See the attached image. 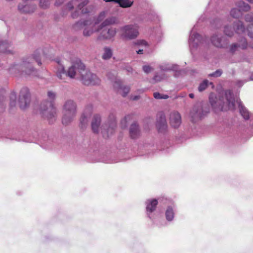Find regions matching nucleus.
<instances>
[{"label": "nucleus", "instance_id": "f257e3e1", "mask_svg": "<svg viewBox=\"0 0 253 253\" xmlns=\"http://www.w3.org/2000/svg\"><path fill=\"white\" fill-rule=\"evenodd\" d=\"M209 101L215 112L234 110L236 102L238 105L240 113L243 118L245 120L250 119L249 112L242 104L239 96L237 95H234L231 90L220 92L217 96L214 93H211L209 96Z\"/></svg>", "mask_w": 253, "mask_h": 253}, {"label": "nucleus", "instance_id": "f03ea898", "mask_svg": "<svg viewBox=\"0 0 253 253\" xmlns=\"http://www.w3.org/2000/svg\"><path fill=\"white\" fill-rule=\"evenodd\" d=\"M45 52L41 48L37 49L31 55L23 57L18 63L11 64L8 69L9 73L17 77L33 78L37 77L38 71L34 67L33 63L36 61L39 66L42 65L41 56Z\"/></svg>", "mask_w": 253, "mask_h": 253}, {"label": "nucleus", "instance_id": "7ed1b4c3", "mask_svg": "<svg viewBox=\"0 0 253 253\" xmlns=\"http://www.w3.org/2000/svg\"><path fill=\"white\" fill-rule=\"evenodd\" d=\"M195 27V26L191 30L188 40L190 51L192 54L198 52L205 56L208 52L210 47L208 38L203 37L194 31Z\"/></svg>", "mask_w": 253, "mask_h": 253}, {"label": "nucleus", "instance_id": "20e7f679", "mask_svg": "<svg viewBox=\"0 0 253 253\" xmlns=\"http://www.w3.org/2000/svg\"><path fill=\"white\" fill-rule=\"evenodd\" d=\"M105 16L106 12L102 11L98 16L93 17V19L79 20L74 25L73 28L75 30L84 29L83 35L89 37L94 32V26L102 21Z\"/></svg>", "mask_w": 253, "mask_h": 253}, {"label": "nucleus", "instance_id": "39448f33", "mask_svg": "<svg viewBox=\"0 0 253 253\" xmlns=\"http://www.w3.org/2000/svg\"><path fill=\"white\" fill-rule=\"evenodd\" d=\"M47 96L50 100L43 101L40 106V111L42 117L52 123L56 120V109L53 105V101L55 99L56 93L52 91L47 92Z\"/></svg>", "mask_w": 253, "mask_h": 253}, {"label": "nucleus", "instance_id": "423d86ee", "mask_svg": "<svg viewBox=\"0 0 253 253\" xmlns=\"http://www.w3.org/2000/svg\"><path fill=\"white\" fill-rule=\"evenodd\" d=\"M84 64L80 60H77L69 68L67 72H66L64 67L61 65L58 70L56 75L60 79H62L64 75L74 78L78 73L82 76L83 72H84Z\"/></svg>", "mask_w": 253, "mask_h": 253}, {"label": "nucleus", "instance_id": "0eeeda50", "mask_svg": "<svg viewBox=\"0 0 253 253\" xmlns=\"http://www.w3.org/2000/svg\"><path fill=\"white\" fill-rule=\"evenodd\" d=\"M63 112L62 123L64 125H68L73 121L76 116L77 113L76 103L72 100L66 101L64 105Z\"/></svg>", "mask_w": 253, "mask_h": 253}, {"label": "nucleus", "instance_id": "6e6552de", "mask_svg": "<svg viewBox=\"0 0 253 253\" xmlns=\"http://www.w3.org/2000/svg\"><path fill=\"white\" fill-rule=\"evenodd\" d=\"M210 112L208 105L201 103H196L192 108L190 113L191 121L193 123L203 119Z\"/></svg>", "mask_w": 253, "mask_h": 253}, {"label": "nucleus", "instance_id": "1a4fd4ad", "mask_svg": "<svg viewBox=\"0 0 253 253\" xmlns=\"http://www.w3.org/2000/svg\"><path fill=\"white\" fill-rule=\"evenodd\" d=\"M139 26L137 24H127L120 28L121 37L122 39L131 40L136 39L138 35Z\"/></svg>", "mask_w": 253, "mask_h": 253}, {"label": "nucleus", "instance_id": "9d476101", "mask_svg": "<svg viewBox=\"0 0 253 253\" xmlns=\"http://www.w3.org/2000/svg\"><path fill=\"white\" fill-rule=\"evenodd\" d=\"M95 32H99V34L97 37L98 40L113 41L117 34V29L112 27H104L100 29L99 25Z\"/></svg>", "mask_w": 253, "mask_h": 253}, {"label": "nucleus", "instance_id": "9b49d317", "mask_svg": "<svg viewBox=\"0 0 253 253\" xmlns=\"http://www.w3.org/2000/svg\"><path fill=\"white\" fill-rule=\"evenodd\" d=\"M31 102V94L29 89L27 87H23L20 91L18 103L19 107L22 110L28 107Z\"/></svg>", "mask_w": 253, "mask_h": 253}, {"label": "nucleus", "instance_id": "f8f14e48", "mask_svg": "<svg viewBox=\"0 0 253 253\" xmlns=\"http://www.w3.org/2000/svg\"><path fill=\"white\" fill-rule=\"evenodd\" d=\"M158 204V200L156 199H148L145 202L146 215L153 221H154L155 219V211H156Z\"/></svg>", "mask_w": 253, "mask_h": 253}, {"label": "nucleus", "instance_id": "ddd939ff", "mask_svg": "<svg viewBox=\"0 0 253 253\" xmlns=\"http://www.w3.org/2000/svg\"><path fill=\"white\" fill-rule=\"evenodd\" d=\"M83 83L85 85H98L100 83V79L94 74L90 71L83 72L81 76Z\"/></svg>", "mask_w": 253, "mask_h": 253}, {"label": "nucleus", "instance_id": "4468645a", "mask_svg": "<svg viewBox=\"0 0 253 253\" xmlns=\"http://www.w3.org/2000/svg\"><path fill=\"white\" fill-rule=\"evenodd\" d=\"M88 3V0H84L79 3L77 6V9L72 12L71 16L73 18H77L80 14H86L90 12L92 6L91 5H87Z\"/></svg>", "mask_w": 253, "mask_h": 253}, {"label": "nucleus", "instance_id": "2eb2a0df", "mask_svg": "<svg viewBox=\"0 0 253 253\" xmlns=\"http://www.w3.org/2000/svg\"><path fill=\"white\" fill-rule=\"evenodd\" d=\"M211 43L219 48H226L228 44V40L220 34H214L211 37Z\"/></svg>", "mask_w": 253, "mask_h": 253}, {"label": "nucleus", "instance_id": "dca6fc26", "mask_svg": "<svg viewBox=\"0 0 253 253\" xmlns=\"http://www.w3.org/2000/svg\"><path fill=\"white\" fill-rule=\"evenodd\" d=\"M108 78L111 80H115L113 86L115 88L120 89V93L123 97H126L130 90V87L128 86H123L120 80L116 79V74L108 73L107 74Z\"/></svg>", "mask_w": 253, "mask_h": 253}, {"label": "nucleus", "instance_id": "f3484780", "mask_svg": "<svg viewBox=\"0 0 253 253\" xmlns=\"http://www.w3.org/2000/svg\"><path fill=\"white\" fill-rule=\"evenodd\" d=\"M32 0H23L18 5V10L22 13H31L35 11L37 5L31 1Z\"/></svg>", "mask_w": 253, "mask_h": 253}, {"label": "nucleus", "instance_id": "a211bd4d", "mask_svg": "<svg viewBox=\"0 0 253 253\" xmlns=\"http://www.w3.org/2000/svg\"><path fill=\"white\" fill-rule=\"evenodd\" d=\"M91 107H87L84 109L81 117L80 120L79 127L83 130L85 129L88 126L89 120L91 114Z\"/></svg>", "mask_w": 253, "mask_h": 253}, {"label": "nucleus", "instance_id": "6ab92c4d", "mask_svg": "<svg viewBox=\"0 0 253 253\" xmlns=\"http://www.w3.org/2000/svg\"><path fill=\"white\" fill-rule=\"evenodd\" d=\"M157 127L160 132H165L167 128L168 125L165 115L163 112H160L157 115Z\"/></svg>", "mask_w": 253, "mask_h": 253}, {"label": "nucleus", "instance_id": "aec40b11", "mask_svg": "<svg viewBox=\"0 0 253 253\" xmlns=\"http://www.w3.org/2000/svg\"><path fill=\"white\" fill-rule=\"evenodd\" d=\"M169 123L174 128L178 127L181 124V117L179 112L176 111L171 112L169 114Z\"/></svg>", "mask_w": 253, "mask_h": 253}, {"label": "nucleus", "instance_id": "412c9836", "mask_svg": "<svg viewBox=\"0 0 253 253\" xmlns=\"http://www.w3.org/2000/svg\"><path fill=\"white\" fill-rule=\"evenodd\" d=\"M176 212V206L174 204L168 206L165 211V216L166 221L168 222H172L174 219Z\"/></svg>", "mask_w": 253, "mask_h": 253}, {"label": "nucleus", "instance_id": "4be33fe9", "mask_svg": "<svg viewBox=\"0 0 253 253\" xmlns=\"http://www.w3.org/2000/svg\"><path fill=\"white\" fill-rule=\"evenodd\" d=\"M248 42L245 38L242 37L239 40V43H233L230 46L229 51L231 53H234L238 48L242 49H246L248 47Z\"/></svg>", "mask_w": 253, "mask_h": 253}, {"label": "nucleus", "instance_id": "5701e85b", "mask_svg": "<svg viewBox=\"0 0 253 253\" xmlns=\"http://www.w3.org/2000/svg\"><path fill=\"white\" fill-rule=\"evenodd\" d=\"M129 136L131 138L135 139L139 138L141 135L140 129L136 123L132 124L129 129Z\"/></svg>", "mask_w": 253, "mask_h": 253}, {"label": "nucleus", "instance_id": "b1692460", "mask_svg": "<svg viewBox=\"0 0 253 253\" xmlns=\"http://www.w3.org/2000/svg\"><path fill=\"white\" fill-rule=\"evenodd\" d=\"M11 43L7 40H0V52L6 54H12L13 50L10 49Z\"/></svg>", "mask_w": 253, "mask_h": 253}, {"label": "nucleus", "instance_id": "393cba45", "mask_svg": "<svg viewBox=\"0 0 253 253\" xmlns=\"http://www.w3.org/2000/svg\"><path fill=\"white\" fill-rule=\"evenodd\" d=\"M101 121V117L99 115L96 114L93 116L91 124V126L92 130L94 133L98 132Z\"/></svg>", "mask_w": 253, "mask_h": 253}, {"label": "nucleus", "instance_id": "a878e982", "mask_svg": "<svg viewBox=\"0 0 253 253\" xmlns=\"http://www.w3.org/2000/svg\"><path fill=\"white\" fill-rule=\"evenodd\" d=\"M106 2H114L118 3L122 8L130 7L133 4L132 0H104Z\"/></svg>", "mask_w": 253, "mask_h": 253}, {"label": "nucleus", "instance_id": "bb28decb", "mask_svg": "<svg viewBox=\"0 0 253 253\" xmlns=\"http://www.w3.org/2000/svg\"><path fill=\"white\" fill-rule=\"evenodd\" d=\"M160 69L163 72L173 71L177 72L179 70V66L177 64H172L168 63H165L159 65Z\"/></svg>", "mask_w": 253, "mask_h": 253}, {"label": "nucleus", "instance_id": "cd10ccee", "mask_svg": "<svg viewBox=\"0 0 253 253\" xmlns=\"http://www.w3.org/2000/svg\"><path fill=\"white\" fill-rule=\"evenodd\" d=\"M118 23V19L116 16H111L106 18L99 25L100 29L104 27H108L109 26L117 24Z\"/></svg>", "mask_w": 253, "mask_h": 253}, {"label": "nucleus", "instance_id": "c85d7f7f", "mask_svg": "<svg viewBox=\"0 0 253 253\" xmlns=\"http://www.w3.org/2000/svg\"><path fill=\"white\" fill-rule=\"evenodd\" d=\"M233 26L235 31L238 34H243L246 31L245 26L241 21L234 22Z\"/></svg>", "mask_w": 253, "mask_h": 253}, {"label": "nucleus", "instance_id": "c756f323", "mask_svg": "<svg viewBox=\"0 0 253 253\" xmlns=\"http://www.w3.org/2000/svg\"><path fill=\"white\" fill-rule=\"evenodd\" d=\"M236 5L241 10V11L247 12L249 11L251 8L250 6L248 4L245 2L243 1H239L237 2L236 3Z\"/></svg>", "mask_w": 253, "mask_h": 253}, {"label": "nucleus", "instance_id": "7c9ffc66", "mask_svg": "<svg viewBox=\"0 0 253 253\" xmlns=\"http://www.w3.org/2000/svg\"><path fill=\"white\" fill-rule=\"evenodd\" d=\"M4 90L0 91V113L3 112L5 108Z\"/></svg>", "mask_w": 253, "mask_h": 253}, {"label": "nucleus", "instance_id": "2f4dec72", "mask_svg": "<svg viewBox=\"0 0 253 253\" xmlns=\"http://www.w3.org/2000/svg\"><path fill=\"white\" fill-rule=\"evenodd\" d=\"M231 16L235 19H239L242 16V12L239 8H233L230 12Z\"/></svg>", "mask_w": 253, "mask_h": 253}, {"label": "nucleus", "instance_id": "473e14b6", "mask_svg": "<svg viewBox=\"0 0 253 253\" xmlns=\"http://www.w3.org/2000/svg\"><path fill=\"white\" fill-rule=\"evenodd\" d=\"M112 54L113 52L111 48L109 47H105L102 57L104 60H108L111 58Z\"/></svg>", "mask_w": 253, "mask_h": 253}, {"label": "nucleus", "instance_id": "72a5a7b5", "mask_svg": "<svg viewBox=\"0 0 253 253\" xmlns=\"http://www.w3.org/2000/svg\"><path fill=\"white\" fill-rule=\"evenodd\" d=\"M144 149L148 154L153 153L156 150V147L153 143H145L144 145Z\"/></svg>", "mask_w": 253, "mask_h": 253}, {"label": "nucleus", "instance_id": "f704fd0d", "mask_svg": "<svg viewBox=\"0 0 253 253\" xmlns=\"http://www.w3.org/2000/svg\"><path fill=\"white\" fill-rule=\"evenodd\" d=\"M17 95L15 91H12L10 95V103L9 105L11 109L15 107L16 104Z\"/></svg>", "mask_w": 253, "mask_h": 253}, {"label": "nucleus", "instance_id": "c9c22d12", "mask_svg": "<svg viewBox=\"0 0 253 253\" xmlns=\"http://www.w3.org/2000/svg\"><path fill=\"white\" fill-rule=\"evenodd\" d=\"M209 84L212 85V83L211 82H209L208 80H205L203 81L199 85L198 87V90L200 92H202L205 90L208 87Z\"/></svg>", "mask_w": 253, "mask_h": 253}, {"label": "nucleus", "instance_id": "e433bc0d", "mask_svg": "<svg viewBox=\"0 0 253 253\" xmlns=\"http://www.w3.org/2000/svg\"><path fill=\"white\" fill-rule=\"evenodd\" d=\"M167 78V76L164 73L159 74L156 73L153 78V80L155 81V82H159L163 80H165Z\"/></svg>", "mask_w": 253, "mask_h": 253}, {"label": "nucleus", "instance_id": "4c0bfd02", "mask_svg": "<svg viewBox=\"0 0 253 253\" xmlns=\"http://www.w3.org/2000/svg\"><path fill=\"white\" fill-rule=\"evenodd\" d=\"M223 32L224 34L229 37H232L234 35V30L229 25H226L224 27Z\"/></svg>", "mask_w": 253, "mask_h": 253}, {"label": "nucleus", "instance_id": "58836bf2", "mask_svg": "<svg viewBox=\"0 0 253 253\" xmlns=\"http://www.w3.org/2000/svg\"><path fill=\"white\" fill-rule=\"evenodd\" d=\"M116 126V122L115 121H113L109 126L107 128V129L106 130V133H107V136L108 137L109 136V134L110 133H112L115 127Z\"/></svg>", "mask_w": 253, "mask_h": 253}, {"label": "nucleus", "instance_id": "ea45409f", "mask_svg": "<svg viewBox=\"0 0 253 253\" xmlns=\"http://www.w3.org/2000/svg\"><path fill=\"white\" fill-rule=\"evenodd\" d=\"M223 24V21L220 19L217 18L213 20L212 25L216 29H219L221 28Z\"/></svg>", "mask_w": 253, "mask_h": 253}, {"label": "nucleus", "instance_id": "a19ab883", "mask_svg": "<svg viewBox=\"0 0 253 253\" xmlns=\"http://www.w3.org/2000/svg\"><path fill=\"white\" fill-rule=\"evenodd\" d=\"M223 72L221 69L216 70L215 72H213L212 73L209 74L208 76L209 77H214L217 78L220 77L222 74Z\"/></svg>", "mask_w": 253, "mask_h": 253}, {"label": "nucleus", "instance_id": "79ce46f5", "mask_svg": "<svg viewBox=\"0 0 253 253\" xmlns=\"http://www.w3.org/2000/svg\"><path fill=\"white\" fill-rule=\"evenodd\" d=\"M152 70V68L149 65H145L143 66V70L146 73H150Z\"/></svg>", "mask_w": 253, "mask_h": 253}, {"label": "nucleus", "instance_id": "37998d69", "mask_svg": "<svg viewBox=\"0 0 253 253\" xmlns=\"http://www.w3.org/2000/svg\"><path fill=\"white\" fill-rule=\"evenodd\" d=\"M135 44L137 45H144L145 46L148 45L147 42L144 40H138L135 43Z\"/></svg>", "mask_w": 253, "mask_h": 253}, {"label": "nucleus", "instance_id": "c03bdc74", "mask_svg": "<svg viewBox=\"0 0 253 253\" xmlns=\"http://www.w3.org/2000/svg\"><path fill=\"white\" fill-rule=\"evenodd\" d=\"M82 152L84 154H89L90 153V150L88 148V147H86L85 146L84 147H83V150H81Z\"/></svg>", "mask_w": 253, "mask_h": 253}, {"label": "nucleus", "instance_id": "a18cd8bd", "mask_svg": "<svg viewBox=\"0 0 253 253\" xmlns=\"http://www.w3.org/2000/svg\"><path fill=\"white\" fill-rule=\"evenodd\" d=\"M154 97L155 99H162V94H161L158 92H154Z\"/></svg>", "mask_w": 253, "mask_h": 253}, {"label": "nucleus", "instance_id": "49530a36", "mask_svg": "<svg viewBox=\"0 0 253 253\" xmlns=\"http://www.w3.org/2000/svg\"><path fill=\"white\" fill-rule=\"evenodd\" d=\"M154 32L156 36L158 37L160 36L162 34V30L160 28L156 29Z\"/></svg>", "mask_w": 253, "mask_h": 253}, {"label": "nucleus", "instance_id": "de8ad7c7", "mask_svg": "<svg viewBox=\"0 0 253 253\" xmlns=\"http://www.w3.org/2000/svg\"><path fill=\"white\" fill-rule=\"evenodd\" d=\"M245 83V81H238L236 82V85H238L239 87H241L243 86L244 84Z\"/></svg>", "mask_w": 253, "mask_h": 253}, {"label": "nucleus", "instance_id": "09e8293b", "mask_svg": "<svg viewBox=\"0 0 253 253\" xmlns=\"http://www.w3.org/2000/svg\"><path fill=\"white\" fill-rule=\"evenodd\" d=\"M126 70L128 73H132V70H133V69L131 68V67L129 66L126 67Z\"/></svg>", "mask_w": 253, "mask_h": 253}, {"label": "nucleus", "instance_id": "8fccbe9b", "mask_svg": "<svg viewBox=\"0 0 253 253\" xmlns=\"http://www.w3.org/2000/svg\"><path fill=\"white\" fill-rule=\"evenodd\" d=\"M248 35L250 38L253 39V32H250L248 30Z\"/></svg>", "mask_w": 253, "mask_h": 253}, {"label": "nucleus", "instance_id": "3c124183", "mask_svg": "<svg viewBox=\"0 0 253 253\" xmlns=\"http://www.w3.org/2000/svg\"><path fill=\"white\" fill-rule=\"evenodd\" d=\"M121 124H124V126H126V117H125L123 120H122Z\"/></svg>", "mask_w": 253, "mask_h": 253}, {"label": "nucleus", "instance_id": "603ef678", "mask_svg": "<svg viewBox=\"0 0 253 253\" xmlns=\"http://www.w3.org/2000/svg\"><path fill=\"white\" fill-rule=\"evenodd\" d=\"M206 19V17L205 16H201V17L199 19V20H198V22H199L200 21H203L205 20Z\"/></svg>", "mask_w": 253, "mask_h": 253}, {"label": "nucleus", "instance_id": "864d4df0", "mask_svg": "<svg viewBox=\"0 0 253 253\" xmlns=\"http://www.w3.org/2000/svg\"><path fill=\"white\" fill-rule=\"evenodd\" d=\"M139 98H140V96L139 95H136V96H134V97H133L132 98V99L133 100H137L139 99Z\"/></svg>", "mask_w": 253, "mask_h": 253}, {"label": "nucleus", "instance_id": "5fc2aeb1", "mask_svg": "<svg viewBox=\"0 0 253 253\" xmlns=\"http://www.w3.org/2000/svg\"><path fill=\"white\" fill-rule=\"evenodd\" d=\"M168 98H169V96L168 95L162 94V99H168Z\"/></svg>", "mask_w": 253, "mask_h": 253}, {"label": "nucleus", "instance_id": "6e6d98bb", "mask_svg": "<svg viewBox=\"0 0 253 253\" xmlns=\"http://www.w3.org/2000/svg\"><path fill=\"white\" fill-rule=\"evenodd\" d=\"M136 52L137 54H141L143 53V49H139L138 50L136 51Z\"/></svg>", "mask_w": 253, "mask_h": 253}, {"label": "nucleus", "instance_id": "4d7b16f0", "mask_svg": "<svg viewBox=\"0 0 253 253\" xmlns=\"http://www.w3.org/2000/svg\"><path fill=\"white\" fill-rule=\"evenodd\" d=\"M189 97L191 98H193L194 97V94L193 93L189 94Z\"/></svg>", "mask_w": 253, "mask_h": 253}, {"label": "nucleus", "instance_id": "13d9d810", "mask_svg": "<svg viewBox=\"0 0 253 253\" xmlns=\"http://www.w3.org/2000/svg\"><path fill=\"white\" fill-rule=\"evenodd\" d=\"M11 139H12V140H16V141H21V140L20 139L17 138H14V137H13V138H11Z\"/></svg>", "mask_w": 253, "mask_h": 253}, {"label": "nucleus", "instance_id": "bf43d9fd", "mask_svg": "<svg viewBox=\"0 0 253 253\" xmlns=\"http://www.w3.org/2000/svg\"><path fill=\"white\" fill-rule=\"evenodd\" d=\"M250 46L253 49V42L250 44Z\"/></svg>", "mask_w": 253, "mask_h": 253}, {"label": "nucleus", "instance_id": "052dcab7", "mask_svg": "<svg viewBox=\"0 0 253 253\" xmlns=\"http://www.w3.org/2000/svg\"><path fill=\"white\" fill-rule=\"evenodd\" d=\"M250 79L251 80H253V74L251 75V77H250Z\"/></svg>", "mask_w": 253, "mask_h": 253}]
</instances>
